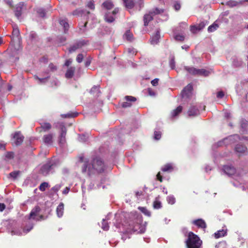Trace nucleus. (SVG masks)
Wrapping results in <instances>:
<instances>
[{
    "mask_svg": "<svg viewBox=\"0 0 248 248\" xmlns=\"http://www.w3.org/2000/svg\"><path fill=\"white\" fill-rule=\"evenodd\" d=\"M23 5L24 4L22 2H20L16 5L15 10V15L17 18H19L21 16Z\"/></svg>",
    "mask_w": 248,
    "mask_h": 248,
    "instance_id": "aec40b11",
    "label": "nucleus"
},
{
    "mask_svg": "<svg viewBox=\"0 0 248 248\" xmlns=\"http://www.w3.org/2000/svg\"><path fill=\"white\" fill-rule=\"evenodd\" d=\"M86 43L84 40L78 41L75 44L73 45L71 47H70L69 51L70 53L74 52L77 49L81 48Z\"/></svg>",
    "mask_w": 248,
    "mask_h": 248,
    "instance_id": "4468645a",
    "label": "nucleus"
},
{
    "mask_svg": "<svg viewBox=\"0 0 248 248\" xmlns=\"http://www.w3.org/2000/svg\"><path fill=\"white\" fill-rule=\"evenodd\" d=\"M159 79L155 78L151 81V83L153 86H156L158 85Z\"/></svg>",
    "mask_w": 248,
    "mask_h": 248,
    "instance_id": "13d9d810",
    "label": "nucleus"
},
{
    "mask_svg": "<svg viewBox=\"0 0 248 248\" xmlns=\"http://www.w3.org/2000/svg\"><path fill=\"white\" fill-rule=\"evenodd\" d=\"M163 12V10L156 8L153 11H150L148 14H145L143 17L144 25L147 26L148 25L149 22L152 20L153 16L157 14H160Z\"/></svg>",
    "mask_w": 248,
    "mask_h": 248,
    "instance_id": "0eeeda50",
    "label": "nucleus"
},
{
    "mask_svg": "<svg viewBox=\"0 0 248 248\" xmlns=\"http://www.w3.org/2000/svg\"><path fill=\"white\" fill-rule=\"evenodd\" d=\"M41 127L45 131H46L51 128V125L48 123H44L41 124Z\"/></svg>",
    "mask_w": 248,
    "mask_h": 248,
    "instance_id": "f704fd0d",
    "label": "nucleus"
},
{
    "mask_svg": "<svg viewBox=\"0 0 248 248\" xmlns=\"http://www.w3.org/2000/svg\"><path fill=\"white\" fill-rule=\"evenodd\" d=\"M63 210H64V205L62 203H61L58 206L57 209H56L57 216L59 217H61L62 216L63 213Z\"/></svg>",
    "mask_w": 248,
    "mask_h": 248,
    "instance_id": "4be33fe9",
    "label": "nucleus"
},
{
    "mask_svg": "<svg viewBox=\"0 0 248 248\" xmlns=\"http://www.w3.org/2000/svg\"><path fill=\"white\" fill-rule=\"evenodd\" d=\"M167 200L168 202L170 204H173L175 202V199L174 197L172 195L169 196L167 198Z\"/></svg>",
    "mask_w": 248,
    "mask_h": 248,
    "instance_id": "ea45409f",
    "label": "nucleus"
},
{
    "mask_svg": "<svg viewBox=\"0 0 248 248\" xmlns=\"http://www.w3.org/2000/svg\"><path fill=\"white\" fill-rule=\"evenodd\" d=\"M29 37L30 39L33 41L36 40V39L37 38V36L35 32L31 31L30 33Z\"/></svg>",
    "mask_w": 248,
    "mask_h": 248,
    "instance_id": "c03bdc74",
    "label": "nucleus"
},
{
    "mask_svg": "<svg viewBox=\"0 0 248 248\" xmlns=\"http://www.w3.org/2000/svg\"><path fill=\"white\" fill-rule=\"evenodd\" d=\"M19 34V31L18 29L17 28H14L13 32H12V35L13 37H17Z\"/></svg>",
    "mask_w": 248,
    "mask_h": 248,
    "instance_id": "3c124183",
    "label": "nucleus"
},
{
    "mask_svg": "<svg viewBox=\"0 0 248 248\" xmlns=\"http://www.w3.org/2000/svg\"><path fill=\"white\" fill-rule=\"evenodd\" d=\"M87 6L91 9L93 10L94 9V5L93 0L89 1L87 4Z\"/></svg>",
    "mask_w": 248,
    "mask_h": 248,
    "instance_id": "5fc2aeb1",
    "label": "nucleus"
},
{
    "mask_svg": "<svg viewBox=\"0 0 248 248\" xmlns=\"http://www.w3.org/2000/svg\"><path fill=\"white\" fill-rule=\"evenodd\" d=\"M193 223L198 227L202 229H205L206 227L205 222L202 219H198L193 220Z\"/></svg>",
    "mask_w": 248,
    "mask_h": 248,
    "instance_id": "a211bd4d",
    "label": "nucleus"
},
{
    "mask_svg": "<svg viewBox=\"0 0 248 248\" xmlns=\"http://www.w3.org/2000/svg\"><path fill=\"white\" fill-rule=\"evenodd\" d=\"M33 228V225H31V227L29 228H27V229H25L23 230V232L24 233H28V232H29Z\"/></svg>",
    "mask_w": 248,
    "mask_h": 248,
    "instance_id": "338daca9",
    "label": "nucleus"
},
{
    "mask_svg": "<svg viewBox=\"0 0 248 248\" xmlns=\"http://www.w3.org/2000/svg\"><path fill=\"white\" fill-rule=\"evenodd\" d=\"M37 13L38 14L40 17H44L45 16L46 11L44 9L38 8L37 10Z\"/></svg>",
    "mask_w": 248,
    "mask_h": 248,
    "instance_id": "a19ab883",
    "label": "nucleus"
},
{
    "mask_svg": "<svg viewBox=\"0 0 248 248\" xmlns=\"http://www.w3.org/2000/svg\"><path fill=\"white\" fill-rule=\"evenodd\" d=\"M56 127L61 129L59 142L61 145H63L66 141L65 136L66 134V129L62 123H57L56 124Z\"/></svg>",
    "mask_w": 248,
    "mask_h": 248,
    "instance_id": "39448f33",
    "label": "nucleus"
},
{
    "mask_svg": "<svg viewBox=\"0 0 248 248\" xmlns=\"http://www.w3.org/2000/svg\"><path fill=\"white\" fill-rule=\"evenodd\" d=\"M160 31H157L155 34L153 35L151 38L150 42L152 45H156L158 43L160 39Z\"/></svg>",
    "mask_w": 248,
    "mask_h": 248,
    "instance_id": "f3484780",
    "label": "nucleus"
},
{
    "mask_svg": "<svg viewBox=\"0 0 248 248\" xmlns=\"http://www.w3.org/2000/svg\"><path fill=\"white\" fill-rule=\"evenodd\" d=\"M87 22H85L84 25L82 26V28H80V32L83 33L85 31V27L86 26Z\"/></svg>",
    "mask_w": 248,
    "mask_h": 248,
    "instance_id": "69168bd1",
    "label": "nucleus"
},
{
    "mask_svg": "<svg viewBox=\"0 0 248 248\" xmlns=\"http://www.w3.org/2000/svg\"><path fill=\"white\" fill-rule=\"evenodd\" d=\"M153 206H154V208H155V209H159V208H161V202H159V201L156 200L154 202Z\"/></svg>",
    "mask_w": 248,
    "mask_h": 248,
    "instance_id": "37998d69",
    "label": "nucleus"
},
{
    "mask_svg": "<svg viewBox=\"0 0 248 248\" xmlns=\"http://www.w3.org/2000/svg\"><path fill=\"white\" fill-rule=\"evenodd\" d=\"M125 99L126 102H123L121 104V106L124 108H128L131 106V103L130 102H135L136 101V98L132 96H126Z\"/></svg>",
    "mask_w": 248,
    "mask_h": 248,
    "instance_id": "f8f14e48",
    "label": "nucleus"
},
{
    "mask_svg": "<svg viewBox=\"0 0 248 248\" xmlns=\"http://www.w3.org/2000/svg\"><path fill=\"white\" fill-rule=\"evenodd\" d=\"M90 93L93 94L94 96H98L100 93L99 86H94L90 90Z\"/></svg>",
    "mask_w": 248,
    "mask_h": 248,
    "instance_id": "c85d7f7f",
    "label": "nucleus"
},
{
    "mask_svg": "<svg viewBox=\"0 0 248 248\" xmlns=\"http://www.w3.org/2000/svg\"><path fill=\"white\" fill-rule=\"evenodd\" d=\"M14 139L15 140V144L16 145H19L22 143L24 137L20 132H16L14 134Z\"/></svg>",
    "mask_w": 248,
    "mask_h": 248,
    "instance_id": "2eb2a0df",
    "label": "nucleus"
},
{
    "mask_svg": "<svg viewBox=\"0 0 248 248\" xmlns=\"http://www.w3.org/2000/svg\"><path fill=\"white\" fill-rule=\"evenodd\" d=\"M124 37L128 41H131L133 40V34L129 31L125 32Z\"/></svg>",
    "mask_w": 248,
    "mask_h": 248,
    "instance_id": "c9c22d12",
    "label": "nucleus"
},
{
    "mask_svg": "<svg viewBox=\"0 0 248 248\" xmlns=\"http://www.w3.org/2000/svg\"><path fill=\"white\" fill-rule=\"evenodd\" d=\"M224 96V93L222 91H219L217 93V97L218 98H222Z\"/></svg>",
    "mask_w": 248,
    "mask_h": 248,
    "instance_id": "680f3d73",
    "label": "nucleus"
},
{
    "mask_svg": "<svg viewBox=\"0 0 248 248\" xmlns=\"http://www.w3.org/2000/svg\"><path fill=\"white\" fill-rule=\"evenodd\" d=\"M170 65L171 69H174L175 67V62L173 58L171 59L170 62Z\"/></svg>",
    "mask_w": 248,
    "mask_h": 248,
    "instance_id": "bf43d9fd",
    "label": "nucleus"
},
{
    "mask_svg": "<svg viewBox=\"0 0 248 248\" xmlns=\"http://www.w3.org/2000/svg\"><path fill=\"white\" fill-rule=\"evenodd\" d=\"M218 28V25L214 22L212 25H210L208 28V31L209 32H213Z\"/></svg>",
    "mask_w": 248,
    "mask_h": 248,
    "instance_id": "72a5a7b5",
    "label": "nucleus"
},
{
    "mask_svg": "<svg viewBox=\"0 0 248 248\" xmlns=\"http://www.w3.org/2000/svg\"><path fill=\"white\" fill-rule=\"evenodd\" d=\"M183 108L182 106H178L176 109H174L171 113V117L174 118L176 117L182 111Z\"/></svg>",
    "mask_w": 248,
    "mask_h": 248,
    "instance_id": "412c9836",
    "label": "nucleus"
},
{
    "mask_svg": "<svg viewBox=\"0 0 248 248\" xmlns=\"http://www.w3.org/2000/svg\"><path fill=\"white\" fill-rule=\"evenodd\" d=\"M193 89V87L192 84H188L182 91V96L183 98H188L192 94V90Z\"/></svg>",
    "mask_w": 248,
    "mask_h": 248,
    "instance_id": "9d476101",
    "label": "nucleus"
},
{
    "mask_svg": "<svg viewBox=\"0 0 248 248\" xmlns=\"http://www.w3.org/2000/svg\"><path fill=\"white\" fill-rule=\"evenodd\" d=\"M161 134L159 131H155L154 133V139L156 140H158L161 138Z\"/></svg>",
    "mask_w": 248,
    "mask_h": 248,
    "instance_id": "603ef678",
    "label": "nucleus"
},
{
    "mask_svg": "<svg viewBox=\"0 0 248 248\" xmlns=\"http://www.w3.org/2000/svg\"><path fill=\"white\" fill-rule=\"evenodd\" d=\"M234 151L240 156L246 155L248 154V151L247 146L242 144H237L234 148Z\"/></svg>",
    "mask_w": 248,
    "mask_h": 248,
    "instance_id": "6e6552de",
    "label": "nucleus"
},
{
    "mask_svg": "<svg viewBox=\"0 0 248 248\" xmlns=\"http://www.w3.org/2000/svg\"><path fill=\"white\" fill-rule=\"evenodd\" d=\"M138 208L144 215H145L147 216H150V215H151L150 212L145 207H139Z\"/></svg>",
    "mask_w": 248,
    "mask_h": 248,
    "instance_id": "58836bf2",
    "label": "nucleus"
},
{
    "mask_svg": "<svg viewBox=\"0 0 248 248\" xmlns=\"http://www.w3.org/2000/svg\"><path fill=\"white\" fill-rule=\"evenodd\" d=\"M14 154L12 152H7L5 154V157L8 159H11L14 158Z\"/></svg>",
    "mask_w": 248,
    "mask_h": 248,
    "instance_id": "a18cd8bd",
    "label": "nucleus"
},
{
    "mask_svg": "<svg viewBox=\"0 0 248 248\" xmlns=\"http://www.w3.org/2000/svg\"><path fill=\"white\" fill-rule=\"evenodd\" d=\"M88 139V137L85 135H79L78 140L81 142H85Z\"/></svg>",
    "mask_w": 248,
    "mask_h": 248,
    "instance_id": "8fccbe9b",
    "label": "nucleus"
},
{
    "mask_svg": "<svg viewBox=\"0 0 248 248\" xmlns=\"http://www.w3.org/2000/svg\"><path fill=\"white\" fill-rule=\"evenodd\" d=\"M227 234V229H222L219 230L214 233V236L216 238H219L223 237Z\"/></svg>",
    "mask_w": 248,
    "mask_h": 248,
    "instance_id": "b1692460",
    "label": "nucleus"
},
{
    "mask_svg": "<svg viewBox=\"0 0 248 248\" xmlns=\"http://www.w3.org/2000/svg\"><path fill=\"white\" fill-rule=\"evenodd\" d=\"M81 161L83 162L82 167V172L83 173H87L88 175L96 171L98 173L103 172L106 169V165L100 157H96L92 160L91 163L88 161H83V158H80Z\"/></svg>",
    "mask_w": 248,
    "mask_h": 248,
    "instance_id": "f257e3e1",
    "label": "nucleus"
},
{
    "mask_svg": "<svg viewBox=\"0 0 248 248\" xmlns=\"http://www.w3.org/2000/svg\"><path fill=\"white\" fill-rule=\"evenodd\" d=\"M125 7L129 9H132L134 5V0H123Z\"/></svg>",
    "mask_w": 248,
    "mask_h": 248,
    "instance_id": "7c9ffc66",
    "label": "nucleus"
},
{
    "mask_svg": "<svg viewBox=\"0 0 248 248\" xmlns=\"http://www.w3.org/2000/svg\"><path fill=\"white\" fill-rule=\"evenodd\" d=\"M83 11L82 10H76L73 12V15L75 16H82Z\"/></svg>",
    "mask_w": 248,
    "mask_h": 248,
    "instance_id": "864d4df0",
    "label": "nucleus"
},
{
    "mask_svg": "<svg viewBox=\"0 0 248 248\" xmlns=\"http://www.w3.org/2000/svg\"><path fill=\"white\" fill-rule=\"evenodd\" d=\"M108 216L109 215H108L105 219H103L102 220L101 228L104 231H108L109 229V226L108 222V220L109 219Z\"/></svg>",
    "mask_w": 248,
    "mask_h": 248,
    "instance_id": "a878e982",
    "label": "nucleus"
},
{
    "mask_svg": "<svg viewBox=\"0 0 248 248\" xmlns=\"http://www.w3.org/2000/svg\"><path fill=\"white\" fill-rule=\"evenodd\" d=\"M173 170L172 166L171 164H167L164 165L162 168L163 171H170Z\"/></svg>",
    "mask_w": 248,
    "mask_h": 248,
    "instance_id": "473e14b6",
    "label": "nucleus"
},
{
    "mask_svg": "<svg viewBox=\"0 0 248 248\" xmlns=\"http://www.w3.org/2000/svg\"><path fill=\"white\" fill-rule=\"evenodd\" d=\"M124 229L123 231H121L120 229V232H123L124 234L126 233H142L145 232L146 228L145 226L144 225H141L138 223L133 222L131 224H130L128 225V227H125L123 225H121Z\"/></svg>",
    "mask_w": 248,
    "mask_h": 248,
    "instance_id": "f03ea898",
    "label": "nucleus"
},
{
    "mask_svg": "<svg viewBox=\"0 0 248 248\" xmlns=\"http://www.w3.org/2000/svg\"><path fill=\"white\" fill-rule=\"evenodd\" d=\"M49 68L51 71H54L57 69L56 66H55L53 63H50L49 65Z\"/></svg>",
    "mask_w": 248,
    "mask_h": 248,
    "instance_id": "e2e57ef3",
    "label": "nucleus"
},
{
    "mask_svg": "<svg viewBox=\"0 0 248 248\" xmlns=\"http://www.w3.org/2000/svg\"><path fill=\"white\" fill-rule=\"evenodd\" d=\"M83 59V54H79L77 56V57L76 58V60H77V61L78 63H80L82 61Z\"/></svg>",
    "mask_w": 248,
    "mask_h": 248,
    "instance_id": "4d7b16f0",
    "label": "nucleus"
},
{
    "mask_svg": "<svg viewBox=\"0 0 248 248\" xmlns=\"http://www.w3.org/2000/svg\"><path fill=\"white\" fill-rule=\"evenodd\" d=\"M48 187H49L48 183L47 182H43L40 185L39 189L41 191H44Z\"/></svg>",
    "mask_w": 248,
    "mask_h": 248,
    "instance_id": "e433bc0d",
    "label": "nucleus"
},
{
    "mask_svg": "<svg viewBox=\"0 0 248 248\" xmlns=\"http://www.w3.org/2000/svg\"><path fill=\"white\" fill-rule=\"evenodd\" d=\"M185 69L190 74L193 75H198V69L193 67L186 66Z\"/></svg>",
    "mask_w": 248,
    "mask_h": 248,
    "instance_id": "bb28decb",
    "label": "nucleus"
},
{
    "mask_svg": "<svg viewBox=\"0 0 248 248\" xmlns=\"http://www.w3.org/2000/svg\"><path fill=\"white\" fill-rule=\"evenodd\" d=\"M55 166V165L51 162L46 163L41 166L39 171L40 173L44 176L47 175L49 173L53 172Z\"/></svg>",
    "mask_w": 248,
    "mask_h": 248,
    "instance_id": "423d86ee",
    "label": "nucleus"
},
{
    "mask_svg": "<svg viewBox=\"0 0 248 248\" xmlns=\"http://www.w3.org/2000/svg\"><path fill=\"white\" fill-rule=\"evenodd\" d=\"M53 135L52 134H48L44 135L43 140L45 143L48 145H51L53 142Z\"/></svg>",
    "mask_w": 248,
    "mask_h": 248,
    "instance_id": "6ab92c4d",
    "label": "nucleus"
},
{
    "mask_svg": "<svg viewBox=\"0 0 248 248\" xmlns=\"http://www.w3.org/2000/svg\"><path fill=\"white\" fill-rule=\"evenodd\" d=\"M34 78H35L38 80V83H39V84H42V83H46L48 78V77H46L45 78H39L36 76H34Z\"/></svg>",
    "mask_w": 248,
    "mask_h": 248,
    "instance_id": "79ce46f5",
    "label": "nucleus"
},
{
    "mask_svg": "<svg viewBox=\"0 0 248 248\" xmlns=\"http://www.w3.org/2000/svg\"><path fill=\"white\" fill-rule=\"evenodd\" d=\"M187 114L190 117L196 116L200 114V111L196 106H192L189 108Z\"/></svg>",
    "mask_w": 248,
    "mask_h": 248,
    "instance_id": "ddd939ff",
    "label": "nucleus"
},
{
    "mask_svg": "<svg viewBox=\"0 0 248 248\" xmlns=\"http://www.w3.org/2000/svg\"><path fill=\"white\" fill-rule=\"evenodd\" d=\"M75 71V68L74 67H70L68 68L66 73H65V77L67 78H71L74 76V73Z\"/></svg>",
    "mask_w": 248,
    "mask_h": 248,
    "instance_id": "5701e85b",
    "label": "nucleus"
},
{
    "mask_svg": "<svg viewBox=\"0 0 248 248\" xmlns=\"http://www.w3.org/2000/svg\"><path fill=\"white\" fill-rule=\"evenodd\" d=\"M210 74L209 71L205 70L204 69H198V75L200 76L207 77Z\"/></svg>",
    "mask_w": 248,
    "mask_h": 248,
    "instance_id": "2f4dec72",
    "label": "nucleus"
},
{
    "mask_svg": "<svg viewBox=\"0 0 248 248\" xmlns=\"http://www.w3.org/2000/svg\"><path fill=\"white\" fill-rule=\"evenodd\" d=\"M174 8L176 11L180 10V9L181 8V5H180V3H179L178 2L175 3L174 4Z\"/></svg>",
    "mask_w": 248,
    "mask_h": 248,
    "instance_id": "0e129e2a",
    "label": "nucleus"
},
{
    "mask_svg": "<svg viewBox=\"0 0 248 248\" xmlns=\"http://www.w3.org/2000/svg\"><path fill=\"white\" fill-rule=\"evenodd\" d=\"M119 11V8H116L114 9L111 14L109 13H106L105 15V18L106 21L108 23L112 22L114 20V18L112 16H114L117 13H118Z\"/></svg>",
    "mask_w": 248,
    "mask_h": 248,
    "instance_id": "9b49d317",
    "label": "nucleus"
},
{
    "mask_svg": "<svg viewBox=\"0 0 248 248\" xmlns=\"http://www.w3.org/2000/svg\"><path fill=\"white\" fill-rule=\"evenodd\" d=\"M41 209L39 206H35L34 208H33L31 212L30 215L28 217L29 219H33L34 220H39L43 219V216H40L39 217V219L36 218V217L38 215L40 212Z\"/></svg>",
    "mask_w": 248,
    "mask_h": 248,
    "instance_id": "1a4fd4ad",
    "label": "nucleus"
},
{
    "mask_svg": "<svg viewBox=\"0 0 248 248\" xmlns=\"http://www.w3.org/2000/svg\"><path fill=\"white\" fill-rule=\"evenodd\" d=\"M102 5L103 7L107 10H110L114 7V4L111 1L109 0L105 1L102 4Z\"/></svg>",
    "mask_w": 248,
    "mask_h": 248,
    "instance_id": "c756f323",
    "label": "nucleus"
},
{
    "mask_svg": "<svg viewBox=\"0 0 248 248\" xmlns=\"http://www.w3.org/2000/svg\"><path fill=\"white\" fill-rule=\"evenodd\" d=\"M206 23L202 21L198 25H197L198 31H200L202 30L205 26Z\"/></svg>",
    "mask_w": 248,
    "mask_h": 248,
    "instance_id": "6e6d98bb",
    "label": "nucleus"
},
{
    "mask_svg": "<svg viewBox=\"0 0 248 248\" xmlns=\"http://www.w3.org/2000/svg\"><path fill=\"white\" fill-rule=\"evenodd\" d=\"M241 128L242 131L244 132L248 130V119H243L240 122Z\"/></svg>",
    "mask_w": 248,
    "mask_h": 248,
    "instance_id": "393cba45",
    "label": "nucleus"
},
{
    "mask_svg": "<svg viewBox=\"0 0 248 248\" xmlns=\"http://www.w3.org/2000/svg\"><path fill=\"white\" fill-rule=\"evenodd\" d=\"M62 186V184L56 185L51 188V190L54 192H57L60 190Z\"/></svg>",
    "mask_w": 248,
    "mask_h": 248,
    "instance_id": "de8ad7c7",
    "label": "nucleus"
},
{
    "mask_svg": "<svg viewBox=\"0 0 248 248\" xmlns=\"http://www.w3.org/2000/svg\"><path fill=\"white\" fill-rule=\"evenodd\" d=\"M190 31L193 33H195L197 31H198V27L197 26H192L190 27Z\"/></svg>",
    "mask_w": 248,
    "mask_h": 248,
    "instance_id": "052dcab7",
    "label": "nucleus"
},
{
    "mask_svg": "<svg viewBox=\"0 0 248 248\" xmlns=\"http://www.w3.org/2000/svg\"><path fill=\"white\" fill-rule=\"evenodd\" d=\"M60 24L63 27L64 32L66 33L69 29V24L67 19H61L60 20Z\"/></svg>",
    "mask_w": 248,
    "mask_h": 248,
    "instance_id": "cd10ccee",
    "label": "nucleus"
},
{
    "mask_svg": "<svg viewBox=\"0 0 248 248\" xmlns=\"http://www.w3.org/2000/svg\"><path fill=\"white\" fill-rule=\"evenodd\" d=\"M240 140L241 139L238 135L235 134L231 135L226 138H224L222 140L218 142L217 145V146H222L223 144L228 145L232 144Z\"/></svg>",
    "mask_w": 248,
    "mask_h": 248,
    "instance_id": "20e7f679",
    "label": "nucleus"
},
{
    "mask_svg": "<svg viewBox=\"0 0 248 248\" xmlns=\"http://www.w3.org/2000/svg\"><path fill=\"white\" fill-rule=\"evenodd\" d=\"M223 171L226 174L232 175L235 172V169L232 166L226 165L223 167Z\"/></svg>",
    "mask_w": 248,
    "mask_h": 248,
    "instance_id": "dca6fc26",
    "label": "nucleus"
},
{
    "mask_svg": "<svg viewBox=\"0 0 248 248\" xmlns=\"http://www.w3.org/2000/svg\"><path fill=\"white\" fill-rule=\"evenodd\" d=\"M19 173H20L19 171H15L11 172L10 173V175L11 177L13 178L14 179H16L17 178V177L19 175Z\"/></svg>",
    "mask_w": 248,
    "mask_h": 248,
    "instance_id": "09e8293b",
    "label": "nucleus"
},
{
    "mask_svg": "<svg viewBox=\"0 0 248 248\" xmlns=\"http://www.w3.org/2000/svg\"><path fill=\"white\" fill-rule=\"evenodd\" d=\"M70 190V187H66L64 190L62 191V194L64 195H66L68 193L69 191Z\"/></svg>",
    "mask_w": 248,
    "mask_h": 248,
    "instance_id": "774afa93",
    "label": "nucleus"
},
{
    "mask_svg": "<svg viewBox=\"0 0 248 248\" xmlns=\"http://www.w3.org/2000/svg\"><path fill=\"white\" fill-rule=\"evenodd\" d=\"M187 248H201L202 241L198 235L190 232L186 241Z\"/></svg>",
    "mask_w": 248,
    "mask_h": 248,
    "instance_id": "7ed1b4c3",
    "label": "nucleus"
},
{
    "mask_svg": "<svg viewBox=\"0 0 248 248\" xmlns=\"http://www.w3.org/2000/svg\"><path fill=\"white\" fill-rule=\"evenodd\" d=\"M78 113H68L65 114H62V117L63 118H70V117H75L77 116Z\"/></svg>",
    "mask_w": 248,
    "mask_h": 248,
    "instance_id": "4c0bfd02",
    "label": "nucleus"
},
{
    "mask_svg": "<svg viewBox=\"0 0 248 248\" xmlns=\"http://www.w3.org/2000/svg\"><path fill=\"white\" fill-rule=\"evenodd\" d=\"M174 38L177 41H183L185 39V36L183 35L177 34L174 36Z\"/></svg>",
    "mask_w": 248,
    "mask_h": 248,
    "instance_id": "49530a36",
    "label": "nucleus"
}]
</instances>
